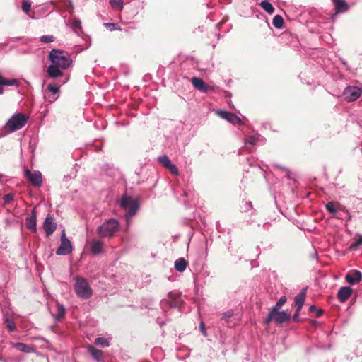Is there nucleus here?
Masks as SVG:
<instances>
[{"label":"nucleus","instance_id":"1","mask_svg":"<svg viewBox=\"0 0 362 362\" xmlns=\"http://www.w3.org/2000/svg\"><path fill=\"white\" fill-rule=\"evenodd\" d=\"M48 59L51 64L47 67V74L51 78L63 76V71L72 64L71 55L64 50L52 49L48 54Z\"/></svg>","mask_w":362,"mask_h":362},{"label":"nucleus","instance_id":"2","mask_svg":"<svg viewBox=\"0 0 362 362\" xmlns=\"http://www.w3.org/2000/svg\"><path fill=\"white\" fill-rule=\"evenodd\" d=\"M120 228L121 226L118 220L110 218L100 225L96 232L101 238H112L120 230Z\"/></svg>","mask_w":362,"mask_h":362},{"label":"nucleus","instance_id":"3","mask_svg":"<svg viewBox=\"0 0 362 362\" xmlns=\"http://www.w3.org/2000/svg\"><path fill=\"white\" fill-rule=\"evenodd\" d=\"M74 280V290L77 296L82 299L91 298L93 290L87 280L81 276H76Z\"/></svg>","mask_w":362,"mask_h":362},{"label":"nucleus","instance_id":"4","mask_svg":"<svg viewBox=\"0 0 362 362\" xmlns=\"http://www.w3.org/2000/svg\"><path fill=\"white\" fill-rule=\"evenodd\" d=\"M28 119V117L22 113L14 114L7 121L4 126V129L7 132L11 133L17 130L21 129L25 125Z\"/></svg>","mask_w":362,"mask_h":362},{"label":"nucleus","instance_id":"5","mask_svg":"<svg viewBox=\"0 0 362 362\" xmlns=\"http://www.w3.org/2000/svg\"><path fill=\"white\" fill-rule=\"evenodd\" d=\"M291 314L286 311H280L279 309L271 308L266 318V322L269 324L274 321L278 325H281L290 321Z\"/></svg>","mask_w":362,"mask_h":362},{"label":"nucleus","instance_id":"6","mask_svg":"<svg viewBox=\"0 0 362 362\" xmlns=\"http://www.w3.org/2000/svg\"><path fill=\"white\" fill-rule=\"evenodd\" d=\"M361 94L362 88L354 86H347L343 92L344 100L348 102H353L356 100L361 95Z\"/></svg>","mask_w":362,"mask_h":362},{"label":"nucleus","instance_id":"7","mask_svg":"<svg viewBox=\"0 0 362 362\" xmlns=\"http://www.w3.org/2000/svg\"><path fill=\"white\" fill-rule=\"evenodd\" d=\"M216 114L221 119L233 125H242L243 123L240 118L235 114L226 110H216Z\"/></svg>","mask_w":362,"mask_h":362},{"label":"nucleus","instance_id":"8","mask_svg":"<svg viewBox=\"0 0 362 362\" xmlns=\"http://www.w3.org/2000/svg\"><path fill=\"white\" fill-rule=\"evenodd\" d=\"M72 249L71 243L66 238L65 231L63 230L61 235V244L57 249L56 253L58 255H66L71 253Z\"/></svg>","mask_w":362,"mask_h":362},{"label":"nucleus","instance_id":"9","mask_svg":"<svg viewBox=\"0 0 362 362\" xmlns=\"http://www.w3.org/2000/svg\"><path fill=\"white\" fill-rule=\"evenodd\" d=\"M183 303L181 295L179 293L170 292L168 293V299L161 301L162 306L169 305L170 308H180Z\"/></svg>","mask_w":362,"mask_h":362},{"label":"nucleus","instance_id":"10","mask_svg":"<svg viewBox=\"0 0 362 362\" xmlns=\"http://www.w3.org/2000/svg\"><path fill=\"white\" fill-rule=\"evenodd\" d=\"M136 205V212L138 211L139 204L137 199H134L127 195H123L119 201V206L121 208L126 209L127 211L130 210L132 207Z\"/></svg>","mask_w":362,"mask_h":362},{"label":"nucleus","instance_id":"11","mask_svg":"<svg viewBox=\"0 0 362 362\" xmlns=\"http://www.w3.org/2000/svg\"><path fill=\"white\" fill-rule=\"evenodd\" d=\"M25 176L30 181L31 184L35 187H41L42 185V175L38 170L32 173L30 170H25Z\"/></svg>","mask_w":362,"mask_h":362},{"label":"nucleus","instance_id":"12","mask_svg":"<svg viewBox=\"0 0 362 362\" xmlns=\"http://www.w3.org/2000/svg\"><path fill=\"white\" fill-rule=\"evenodd\" d=\"M42 227L47 237H49L55 231L57 224L54 222V218L49 214H48L45 218Z\"/></svg>","mask_w":362,"mask_h":362},{"label":"nucleus","instance_id":"13","mask_svg":"<svg viewBox=\"0 0 362 362\" xmlns=\"http://www.w3.org/2000/svg\"><path fill=\"white\" fill-rule=\"evenodd\" d=\"M25 225L28 230L33 233L37 231V211L36 207H34L30 214L26 218Z\"/></svg>","mask_w":362,"mask_h":362},{"label":"nucleus","instance_id":"14","mask_svg":"<svg viewBox=\"0 0 362 362\" xmlns=\"http://www.w3.org/2000/svg\"><path fill=\"white\" fill-rule=\"evenodd\" d=\"M193 86L198 90L203 93H207L213 90V88L206 85L204 81L199 78L193 77L191 80Z\"/></svg>","mask_w":362,"mask_h":362},{"label":"nucleus","instance_id":"15","mask_svg":"<svg viewBox=\"0 0 362 362\" xmlns=\"http://www.w3.org/2000/svg\"><path fill=\"white\" fill-rule=\"evenodd\" d=\"M345 279L347 283L351 285L358 284L362 279V274L358 270H354L352 273H348Z\"/></svg>","mask_w":362,"mask_h":362},{"label":"nucleus","instance_id":"16","mask_svg":"<svg viewBox=\"0 0 362 362\" xmlns=\"http://www.w3.org/2000/svg\"><path fill=\"white\" fill-rule=\"evenodd\" d=\"M352 289L349 286H343L339 288L337 293V298L341 303L346 302L351 296Z\"/></svg>","mask_w":362,"mask_h":362},{"label":"nucleus","instance_id":"17","mask_svg":"<svg viewBox=\"0 0 362 362\" xmlns=\"http://www.w3.org/2000/svg\"><path fill=\"white\" fill-rule=\"evenodd\" d=\"M11 345L13 348L18 349L23 353H33L35 351L33 346L28 345L21 342H11Z\"/></svg>","mask_w":362,"mask_h":362},{"label":"nucleus","instance_id":"18","mask_svg":"<svg viewBox=\"0 0 362 362\" xmlns=\"http://www.w3.org/2000/svg\"><path fill=\"white\" fill-rule=\"evenodd\" d=\"M104 243L100 240H93L90 245V250L93 255H99L103 252Z\"/></svg>","mask_w":362,"mask_h":362},{"label":"nucleus","instance_id":"19","mask_svg":"<svg viewBox=\"0 0 362 362\" xmlns=\"http://www.w3.org/2000/svg\"><path fill=\"white\" fill-rule=\"evenodd\" d=\"M337 13H344L349 8V5L344 0H332Z\"/></svg>","mask_w":362,"mask_h":362},{"label":"nucleus","instance_id":"20","mask_svg":"<svg viewBox=\"0 0 362 362\" xmlns=\"http://www.w3.org/2000/svg\"><path fill=\"white\" fill-rule=\"evenodd\" d=\"M4 86H18L19 81L17 79H7L0 74V95L4 92Z\"/></svg>","mask_w":362,"mask_h":362},{"label":"nucleus","instance_id":"21","mask_svg":"<svg viewBox=\"0 0 362 362\" xmlns=\"http://www.w3.org/2000/svg\"><path fill=\"white\" fill-rule=\"evenodd\" d=\"M136 205H134L130 210H128L125 214V221H126V230H128L129 228L131 226L133 218L136 214Z\"/></svg>","mask_w":362,"mask_h":362},{"label":"nucleus","instance_id":"22","mask_svg":"<svg viewBox=\"0 0 362 362\" xmlns=\"http://www.w3.org/2000/svg\"><path fill=\"white\" fill-rule=\"evenodd\" d=\"M306 288L302 289L295 298V306L296 308L301 309L305 299Z\"/></svg>","mask_w":362,"mask_h":362},{"label":"nucleus","instance_id":"23","mask_svg":"<svg viewBox=\"0 0 362 362\" xmlns=\"http://www.w3.org/2000/svg\"><path fill=\"white\" fill-rule=\"evenodd\" d=\"M88 351L93 358L100 362L103 361V353L101 350L90 346L88 347Z\"/></svg>","mask_w":362,"mask_h":362},{"label":"nucleus","instance_id":"24","mask_svg":"<svg viewBox=\"0 0 362 362\" xmlns=\"http://www.w3.org/2000/svg\"><path fill=\"white\" fill-rule=\"evenodd\" d=\"M57 313L55 315H53V317L55 321H60L65 316L66 310L64 305L59 302H57Z\"/></svg>","mask_w":362,"mask_h":362},{"label":"nucleus","instance_id":"25","mask_svg":"<svg viewBox=\"0 0 362 362\" xmlns=\"http://www.w3.org/2000/svg\"><path fill=\"white\" fill-rule=\"evenodd\" d=\"M187 262L184 258H179L175 262V269L179 272H184L187 267Z\"/></svg>","mask_w":362,"mask_h":362},{"label":"nucleus","instance_id":"26","mask_svg":"<svg viewBox=\"0 0 362 362\" xmlns=\"http://www.w3.org/2000/svg\"><path fill=\"white\" fill-rule=\"evenodd\" d=\"M47 89L49 92H51L53 94V97L50 99H49V101L50 103H53L57 100L58 96H56L57 93L59 92V87L55 84H49L47 86Z\"/></svg>","mask_w":362,"mask_h":362},{"label":"nucleus","instance_id":"27","mask_svg":"<svg viewBox=\"0 0 362 362\" xmlns=\"http://www.w3.org/2000/svg\"><path fill=\"white\" fill-rule=\"evenodd\" d=\"M4 320L6 327L10 332H14L16 329V323L11 318L8 317V315H4Z\"/></svg>","mask_w":362,"mask_h":362},{"label":"nucleus","instance_id":"28","mask_svg":"<svg viewBox=\"0 0 362 362\" xmlns=\"http://www.w3.org/2000/svg\"><path fill=\"white\" fill-rule=\"evenodd\" d=\"M260 6L269 14H272L274 12V8L268 0L262 1Z\"/></svg>","mask_w":362,"mask_h":362},{"label":"nucleus","instance_id":"29","mask_svg":"<svg viewBox=\"0 0 362 362\" xmlns=\"http://www.w3.org/2000/svg\"><path fill=\"white\" fill-rule=\"evenodd\" d=\"M272 24L274 26V28L277 29H281L283 28L284 24V18L280 15H276L273 18Z\"/></svg>","mask_w":362,"mask_h":362},{"label":"nucleus","instance_id":"30","mask_svg":"<svg viewBox=\"0 0 362 362\" xmlns=\"http://www.w3.org/2000/svg\"><path fill=\"white\" fill-rule=\"evenodd\" d=\"M158 161L159 162L160 164H161L166 168H168V166H170L172 164L170 158L167 155H163L161 156H159L158 158Z\"/></svg>","mask_w":362,"mask_h":362},{"label":"nucleus","instance_id":"31","mask_svg":"<svg viewBox=\"0 0 362 362\" xmlns=\"http://www.w3.org/2000/svg\"><path fill=\"white\" fill-rule=\"evenodd\" d=\"M325 208L330 214H334L335 216L338 218L340 217L337 215V208L336 204L333 202H329L325 204Z\"/></svg>","mask_w":362,"mask_h":362},{"label":"nucleus","instance_id":"32","mask_svg":"<svg viewBox=\"0 0 362 362\" xmlns=\"http://www.w3.org/2000/svg\"><path fill=\"white\" fill-rule=\"evenodd\" d=\"M95 344L102 347H107L110 346V341L108 339L105 337H97L95 339Z\"/></svg>","mask_w":362,"mask_h":362},{"label":"nucleus","instance_id":"33","mask_svg":"<svg viewBox=\"0 0 362 362\" xmlns=\"http://www.w3.org/2000/svg\"><path fill=\"white\" fill-rule=\"evenodd\" d=\"M110 4L114 9L123 8V0H110Z\"/></svg>","mask_w":362,"mask_h":362},{"label":"nucleus","instance_id":"34","mask_svg":"<svg viewBox=\"0 0 362 362\" xmlns=\"http://www.w3.org/2000/svg\"><path fill=\"white\" fill-rule=\"evenodd\" d=\"M287 298L285 296H281L276 303L272 308L275 309H281V307L286 303Z\"/></svg>","mask_w":362,"mask_h":362},{"label":"nucleus","instance_id":"35","mask_svg":"<svg viewBox=\"0 0 362 362\" xmlns=\"http://www.w3.org/2000/svg\"><path fill=\"white\" fill-rule=\"evenodd\" d=\"M71 28L76 33H78V30H81V20L78 18H74L71 24Z\"/></svg>","mask_w":362,"mask_h":362},{"label":"nucleus","instance_id":"36","mask_svg":"<svg viewBox=\"0 0 362 362\" xmlns=\"http://www.w3.org/2000/svg\"><path fill=\"white\" fill-rule=\"evenodd\" d=\"M31 8V2L28 0H23L22 1V9L23 11L28 13Z\"/></svg>","mask_w":362,"mask_h":362},{"label":"nucleus","instance_id":"37","mask_svg":"<svg viewBox=\"0 0 362 362\" xmlns=\"http://www.w3.org/2000/svg\"><path fill=\"white\" fill-rule=\"evenodd\" d=\"M233 315V311L232 310H229L222 314L221 320H224L226 322H228L229 320Z\"/></svg>","mask_w":362,"mask_h":362},{"label":"nucleus","instance_id":"38","mask_svg":"<svg viewBox=\"0 0 362 362\" xmlns=\"http://www.w3.org/2000/svg\"><path fill=\"white\" fill-rule=\"evenodd\" d=\"M40 41L42 43H49L54 41V37L53 35H43L40 37Z\"/></svg>","mask_w":362,"mask_h":362},{"label":"nucleus","instance_id":"39","mask_svg":"<svg viewBox=\"0 0 362 362\" xmlns=\"http://www.w3.org/2000/svg\"><path fill=\"white\" fill-rule=\"evenodd\" d=\"M64 6L66 7L67 11L69 13H72L74 12V4L71 0H65Z\"/></svg>","mask_w":362,"mask_h":362},{"label":"nucleus","instance_id":"40","mask_svg":"<svg viewBox=\"0 0 362 362\" xmlns=\"http://www.w3.org/2000/svg\"><path fill=\"white\" fill-rule=\"evenodd\" d=\"M362 245V235H360L358 239L351 243L350 246L351 250H355L357 247Z\"/></svg>","mask_w":362,"mask_h":362},{"label":"nucleus","instance_id":"41","mask_svg":"<svg viewBox=\"0 0 362 362\" xmlns=\"http://www.w3.org/2000/svg\"><path fill=\"white\" fill-rule=\"evenodd\" d=\"M168 169L173 175L177 176L179 175L178 168L175 165L172 163L170 166H168Z\"/></svg>","mask_w":362,"mask_h":362},{"label":"nucleus","instance_id":"42","mask_svg":"<svg viewBox=\"0 0 362 362\" xmlns=\"http://www.w3.org/2000/svg\"><path fill=\"white\" fill-rule=\"evenodd\" d=\"M105 27L108 28L110 30H121V28L117 26L116 23H107L105 24Z\"/></svg>","mask_w":362,"mask_h":362},{"label":"nucleus","instance_id":"43","mask_svg":"<svg viewBox=\"0 0 362 362\" xmlns=\"http://www.w3.org/2000/svg\"><path fill=\"white\" fill-rule=\"evenodd\" d=\"M4 202L6 204H9L13 201V195L12 194H7L3 197Z\"/></svg>","mask_w":362,"mask_h":362},{"label":"nucleus","instance_id":"44","mask_svg":"<svg viewBox=\"0 0 362 362\" xmlns=\"http://www.w3.org/2000/svg\"><path fill=\"white\" fill-rule=\"evenodd\" d=\"M250 134H252V131L250 130ZM260 139V136L257 134H250V145L255 144L256 141Z\"/></svg>","mask_w":362,"mask_h":362},{"label":"nucleus","instance_id":"45","mask_svg":"<svg viewBox=\"0 0 362 362\" xmlns=\"http://www.w3.org/2000/svg\"><path fill=\"white\" fill-rule=\"evenodd\" d=\"M199 329H200L201 332L203 334V335L206 337L207 335V334H206V331L205 329V325L203 322H200Z\"/></svg>","mask_w":362,"mask_h":362},{"label":"nucleus","instance_id":"46","mask_svg":"<svg viewBox=\"0 0 362 362\" xmlns=\"http://www.w3.org/2000/svg\"><path fill=\"white\" fill-rule=\"evenodd\" d=\"M300 310L301 309H300V308H296V313H294V315L293 316V321H298V316H299Z\"/></svg>","mask_w":362,"mask_h":362},{"label":"nucleus","instance_id":"47","mask_svg":"<svg viewBox=\"0 0 362 362\" xmlns=\"http://www.w3.org/2000/svg\"><path fill=\"white\" fill-rule=\"evenodd\" d=\"M322 314V311L321 310H318L316 313V317H320Z\"/></svg>","mask_w":362,"mask_h":362},{"label":"nucleus","instance_id":"48","mask_svg":"<svg viewBox=\"0 0 362 362\" xmlns=\"http://www.w3.org/2000/svg\"><path fill=\"white\" fill-rule=\"evenodd\" d=\"M337 206H339V209L343 210V211H347L346 209L344 207V206H342L341 205H340L339 204H337Z\"/></svg>","mask_w":362,"mask_h":362},{"label":"nucleus","instance_id":"49","mask_svg":"<svg viewBox=\"0 0 362 362\" xmlns=\"http://www.w3.org/2000/svg\"><path fill=\"white\" fill-rule=\"evenodd\" d=\"M315 309H316V307H315L314 305H311V306L310 307V308H309V310H310V312H313V310H315Z\"/></svg>","mask_w":362,"mask_h":362},{"label":"nucleus","instance_id":"50","mask_svg":"<svg viewBox=\"0 0 362 362\" xmlns=\"http://www.w3.org/2000/svg\"><path fill=\"white\" fill-rule=\"evenodd\" d=\"M245 160H246V161H248L249 160V158L246 157Z\"/></svg>","mask_w":362,"mask_h":362},{"label":"nucleus","instance_id":"51","mask_svg":"<svg viewBox=\"0 0 362 362\" xmlns=\"http://www.w3.org/2000/svg\"><path fill=\"white\" fill-rule=\"evenodd\" d=\"M1 177H2V175L0 174V178H1Z\"/></svg>","mask_w":362,"mask_h":362}]
</instances>
